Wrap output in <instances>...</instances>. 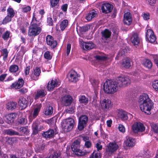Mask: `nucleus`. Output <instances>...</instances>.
Returning <instances> with one entry per match:
<instances>
[{
    "label": "nucleus",
    "mask_w": 158,
    "mask_h": 158,
    "mask_svg": "<svg viewBox=\"0 0 158 158\" xmlns=\"http://www.w3.org/2000/svg\"><path fill=\"white\" fill-rule=\"evenodd\" d=\"M130 79L127 77H119L114 81H106L103 85L105 92L108 94H113L116 92L118 88L129 85Z\"/></svg>",
    "instance_id": "1"
},
{
    "label": "nucleus",
    "mask_w": 158,
    "mask_h": 158,
    "mask_svg": "<svg viewBox=\"0 0 158 158\" xmlns=\"http://www.w3.org/2000/svg\"><path fill=\"white\" fill-rule=\"evenodd\" d=\"M139 103L141 110L145 113L149 114L150 111L153 106V103L149 99L148 95L145 94L140 95L139 97Z\"/></svg>",
    "instance_id": "2"
},
{
    "label": "nucleus",
    "mask_w": 158,
    "mask_h": 158,
    "mask_svg": "<svg viewBox=\"0 0 158 158\" xmlns=\"http://www.w3.org/2000/svg\"><path fill=\"white\" fill-rule=\"evenodd\" d=\"M80 141L79 140H76L74 141L71 145V149L76 155L82 156L86 155L90 152L89 151L80 150Z\"/></svg>",
    "instance_id": "3"
},
{
    "label": "nucleus",
    "mask_w": 158,
    "mask_h": 158,
    "mask_svg": "<svg viewBox=\"0 0 158 158\" xmlns=\"http://www.w3.org/2000/svg\"><path fill=\"white\" fill-rule=\"evenodd\" d=\"M74 121L72 118H68L63 120L61 126L64 131L68 132L71 131L74 124Z\"/></svg>",
    "instance_id": "4"
},
{
    "label": "nucleus",
    "mask_w": 158,
    "mask_h": 158,
    "mask_svg": "<svg viewBox=\"0 0 158 158\" xmlns=\"http://www.w3.org/2000/svg\"><path fill=\"white\" fill-rule=\"evenodd\" d=\"M33 23H34L31 24L29 27L28 34L30 36L36 35L41 32V26H37L34 21Z\"/></svg>",
    "instance_id": "5"
},
{
    "label": "nucleus",
    "mask_w": 158,
    "mask_h": 158,
    "mask_svg": "<svg viewBox=\"0 0 158 158\" xmlns=\"http://www.w3.org/2000/svg\"><path fill=\"white\" fill-rule=\"evenodd\" d=\"M88 117L85 115L81 116L79 118L78 127L80 131L82 130L87 125Z\"/></svg>",
    "instance_id": "6"
},
{
    "label": "nucleus",
    "mask_w": 158,
    "mask_h": 158,
    "mask_svg": "<svg viewBox=\"0 0 158 158\" xmlns=\"http://www.w3.org/2000/svg\"><path fill=\"white\" fill-rule=\"evenodd\" d=\"M132 129L133 132L135 133L142 132L145 130V127L142 123L139 122H135L132 125Z\"/></svg>",
    "instance_id": "7"
},
{
    "label": "nucleus",
    "mask_w": 158,
    "mask_h": 158,
    "mask_svg": "<svg viewBox=\"0 0 158 158\" xmlns=\"http://www.w3.org/2000/svg\"><path fill=\"white\" fill-rule=\"evenodd\" d=\"M118 116L123 121H125L127 120L129 117L130 118H132V116L131 114L123 110L118 111Z\"/></svg>",
    "instance_id": "8"
},
{
    "label": "nucleus",
    "mask_w": 158,
    "mask_h": 158,
    "mask_svg": "<svg viewBox=\"0 0 158 158\" xmlns=\"http://www.w3.org/2000/svg\"><path fill=\"white\" fill-rule=\"evenodd\" d=\"M81 48L85 50H89L93 49L94 47V44L91 41L85 42L82 40L80 41Z\"/></svg>",
    "instance_id": "9"
},
{
    "label": "nucleus",
    "mask_w": 158,
    "mask_h": 158,
    "mask_svg": "<svg viewBox=\"0 0 158 158\" xmlns=\"http://www.w3.org/2000/svg\"><path fill=\"white\" fill-rule=\"evenodd\" d=\"M73 101L72 97L69 95H65L61 99V104L63 106H68L70 105Z\"/></svg>",
    "instance_id": "10"
},
{
    "label": "nucleus",
    "mask_w": 158,
    "mask_h": 158,
    "mask_svg": "<svg viewBox=\"0 0 158 158\" xmlns=\"http://www.w3.org/2000/svg\"><path fill=\"white\" fill-rule=\"evenodd\" d=\"M94 58L99 61H105L108 59L107 56L104 53L99 52H95Z\"/></svg>",
    "instance_id": "11"
},
{
    "label": "nucleus",
    "mask_w": 158,
    "mask_h": 158,
    "mask_svg": "<svg viewBox=\"0 0 158 158\" xmlns=\"http://www.w3.org/2000/svg\"><path fill=\"white\" fill-rule=\"evenodd\" d=\"M113 8V6L110 4L106 3L102 5L101 9L103 13L107 14L111 12Z\"/></svg>",
    "instance_id": "12"
},
{
    "label": "nucleus",
    "mask_w": 158,
    "mask_h": 158,
    "mask_svg": "<svg viewBox=\"0 0 158 158\" xmlns=\"http://www.w3.org/2000/svg\"><path fill=\"white\" fill-rule=\"evenodd\" d=\"M5 121L8 124L13 123L16 118V114L15 113L8 114L5 116Z\"/></svg>",
    "instance_id": "13"
},
{
    "label": "nucleus",
    "mask_w": 158,
    "mask_h": 158,
    "mask_svg": "<svg viewBox=\"0 0 158 158\" xmlns=\"http://www.w3.org/2000/svg\"><path fill=\"white\" fill-rule=\"evenodd\" d=\"M18 104L21 110L26 108L27 105L28 101L23 97L20 98L18 101Z\"/></svg>",
    "instance_id": "14"
},
{
    "label": "nucleus",
    "mask_w": 158,
    "mask_h": 158,
    "mask_svg": "<svg viewBox=\"0 0 158 158\" xmlns=\"http://www.w3.org/2000/svg\"><path fill=\"white\" fill-rule=\"evenodd\" d=\"M78 76L76 72L74 71H72L68 77L69 80L72 82H76L78 80Z\"/></svg>",
    "instance_id": "15"
},
{
    "label": "nucleus",
    "mask_w": 158,
    "mask_h": 158,
    "mask_svg": "<svg viewBox=\"0 0 158 158\" xmlns=\"http://www.w3.org/2000/svg\"><path fill=\"white\" fill-rule=\"evenodd\" d=\"M132 20L131 15L130 13L127 12L124 14L123 22L125 24L127 25L131 24Z\"/></svg>",
    "instance_id": "16"
},
{
    "label": "nucleus",
    "mask_w": 158,
    "mask_h": 158,
    "mask_svg": "<svg viewBox=\"0 0 158 158\" xmlns=\"http://www.w3.org/2000/svg\"><path fill=\"white\" fill-rule=\"evenodd\" d=\"M101 103L102 108L106 110L111 106V101L108 99H104Z\"/></svg>",
    "instance_id": "17"
},
{
    "label": "nucleus",
    "mask_w": 158,
    "mask_h": 158,
    "mask_svg": "<svg viewBox=\"0 0 158 158\" xmlns=\"http://www.w3.org/2000/svg\"><path fill=\"white\" fill-rule=\"evenodd\" d=\"M24 83V81L23 79H19L18 80V82H15L10 85L11 88H15V89H19L22 87Z\"/></svg>",
    "instance_id": "18"
},
{
    "label": "nucleus",
    "mask_w": 158,
    "mask_h": 158,
    "mask_svg": "<svg viewBox=\"0 0 158 158\" xmlns=\"http://www.w3.org/2000/svg\"><path fill=\"white\" fill-rule=\"evenodd\" d=\"M57 81L56 79H52L50 82H49L47 86L48 90L52 91L53 90L54 88L57 86Z\"/></svg>",
    "instance_id": "19"
},
{
    "label": "nucleus",
    "mask_w": 158,
    "mask_h": 158,
    "mask_svg": "<svg viewBox=\"0 0 158 158\" xmlns=\"http://www.w3.org/2000/svg\"><path fill=\"white\" fill-rule=\"evenodd\" d=\"M97 11L94 10H92L89 13L86 15L85 19L88 21H91L97 15Z\"/></svg>",
    "instance_id": "20"
},
{
    "label": "nucleus",
    "mask_w": 158,
    "mask_h": 158,
    "mask_svg": "<svg viewBox=\"0 0 158 158\" xmlns=\"http://www.w3.org/2000/svg\"><path fill=\"white\" fill-rule=\"evenodd\" d=\"M118 148V146L115 143H110L107 146V150L110 152L112 153L115 151Z\"/></svg>",
    "instance_id": "21"
},
{
    "label": "nucleus",
    "mask_w": 158,
    "mask_h": 158,
    "mask_svg": "<svg viewBox=\"0 0 158 158\" xmlns=\"http://www.w3.org/2000/svg\"><path fill=\"white\" fill-rule=\"evenodd\" d=\"M54 132L53 130L49 129L47 131L44 132L42 133V135L46 138H50L53 137Z\"/></svg>",
    "instance_id": "22"
},
{
    "label": "nucleus",
    "mask_w": 158,
    "mask_h": 158,
    "mask_svg": "<svg viewBox=\"0 0 158 158\" xmlns=\"http://www.w3.org/2000/svg\"><path fill=\"white\" fill-rule=\"evenodd\" d=\"M146 36L147 40H156V37L153 31L150 29H148L147 31Z\"/></svg>",
    "instance_id": "23"
},
{
    "label": "nucleus",
    "mask_w": 158,
    "mask_h": 158,
    "mask_svg": "<svg viewBox=\"0 0 158 158\" xmlns=\"http://www.w3.org/2000/svg\"><path fill=\"white\" fill-rule=\"evenodd\" d=\"M41 73V70L40 68H36L34 70V73L31 75V77L33 80H36Z\"/></svg>",
    "instance_id": "24"
},
{
    "label": "nucleus",
    "mask_w": 158,
    "mask_h": 158,
    "mask_svg": "<svg viewBox=\"0 0 158 158\" xmlns=\"http://www.w3.org/2000/svg\"><path fill=\"white\" fill-rule=\"evenodd\" d=\"M90 81L94 87V92L96 94L97 92V90L98 89L99 82L98 79L94 78L91 79Z\"/></svg>",
    "instance_id": "25"
},
{
    "label": "nucleus",
    "mask_w": 158,
    "mask_h": 158,
    "mask_svg": "<svg viewBox=\"0 0 158 158\" xmlns=\"http://www.w3.org/2000/svg\"><path fill=\"white\" fill-rule=\"evenodd\" d=\"M122 65L125 68H128L131 66V60L128 58L124 59L122 63Z\"/></svg>",
    "instance_id": "26"
},
{
    "label": "nucleus",
    "mask_w": 158,
    "mask_h": 158,
    "mask_svg": "<svg viewBox=\"0 0 158 158\" xmlns=\"http://www.w3.org/2000/svg\"><path fill=\"white\" fill-rule=\"evenodd\" d=\"M125 144L128 147L133 146L135 144V140L132 138L128 137L125 141Z\"/></svg>",
    "instance_id": "27"
},
{
    "label": "nucleus",
    "mask_w": 158,
    "mask_h": 158,
    "mask_svg": "<svg viewBox=\"0 0 158 158\" xmlns=\"http://www.w3.org/2000/svg\"><path fill=\"white\" fill-rule=\"evenodd\" d=\"M6 107L8 110H13L16 107L17 103L15 102H10L6 104Z\"/></svg>",
    "instance_id": "28"
},
{
    "label": "nucleus",
    "mask_w": 158,
    "mask_h": 158,
    "mask_svg": "<svg viewBox=\"0 0 158 158\" xmlns=\"http://www.w3.org/2000/svg\"><path fill=\"white\" fill-rule=\"evenodd\" d=\"M19 124L22 125L26 124L27 123V120L25 115L20 117L18 121Z\"/></svg>",
    "instance_id": "29"
},
{
    "label": "nucleus",
    "mask_w": 158,
    "mask_h": 158,
    "mask_svg": "<svg viewBox=\"0 0 158 158\" xmlns=\"http://www.w3.org/2000/svg\"><path fill=\"white\" fill-rule=\"evenodd\" d=\"M46 95L44 90L40 89L38 90L35 96V98L37 99L40 98H42L44 97Z\"/></svg>",
    "instance_id": "30"
},
{
    "label": "nucleus",
    "mask_w": 158,
    "mask_h": 158,
    "mask_svg": "<svg viewBox=\"0 0 158 158\" xmlns=\"http://www.w3.org/2000/svg\"><path fill=\"white\" fill-rule=\"evenodd\" d=\"M1 56H3V59L4 61H6L7 60L8 52L6 48H4L1 51Z\"/></svg>",
    "instance_id": "31"
},
{
    "label": "nucleus",
    "mask_w": 158,
    "mask_h": 158,
    "mask_svg": "<svg viewBox=\"0 0 158 158\" xmlns=\"http://www.w3.org/2000/svg\"><path fill=\"white\" fill-rule=\"evenodd\" d=\"M111 32L107 29H105L102 32V37L105 39L109 38L111 35Z\"/></svg>",
    "instance_id": "32"
},
{
    "label": "nucleus",
    "mask_w": 158,
    "mask_h": 158,
    "mask_svg": "<svg viewBox=\"0 0 158 158\" xmlns=\"http://www.w3.org/2000/svg\"><path fill=\"white\" fill-rule=\"evenodd\" d=\"M129 51L127 47L124 48L123 49L120 50L118 53L119 56H123L126 55L128 52Z\"/></svg>",
    "instance_id": "33"
},
{
    "label": "nucleus",
    "mask_w": 158,
    "mask_h": 158,
    "mask_svg": "<svg viewBox=\"0 0 158 158\" xmlns=\"http://www.w3.org/2000/svg\"><path fill=\"white\" fill-rule=\"evenodd\" d=\"M68 21L67 19H64L61 21L60 23V28L61 30L63 31L68 26Z\"/></svg>",
    "instance_id": "34"
},
{
    "label": "nucleus",
    "mask_w": 158,
    "mask_h": 158,
    "mask_svg": "<svg viewBox=\"0 0 158 158\" xmlns=\"http://www.w3.org/2000/svg\"><path fill=\"white\" fill-rule=\"evenodd\" d=\"M79 101L80 103H83L85 105H86L88 102V99L85 96H81L79 99Z\"/></svg>",
    "instance_id": "35"
},
{
    "label": "nucleus",
    "mask_w": 158,
    "mask_h": 158,
    "mask_svg": "<svg viewBox=\"0 0 158 158\" xmlns=\"http://www.w3.org/2000/svg\"><path fill=\"white\" fill-rule=\"evenodd\" d=\"M101 154L98 151H95L90 155L89 158H100Z\"/></svg>",
    "instance_id": "36"
},
{
    "label": "nucleus",
    "mask_w": 158,
    "mask_h": 158,
    "mask_svg": "<svg viewBox=\"0 0 158 158\" xmlns=\"http://www.w3.org/2000/svg\"><path fill=\"white\" fill-rule=\"evenodd\" d=\"M6 133L7 135H19V134L18 132L11 129L6 130Z\"/></svg>",
    "instance_id": "37"
},
{
    "label": "nucleus",
    "mask_w": 158,
    "mask_h": 158,
    "mask_svg": "<svg viewBox=\"0 0 158 158\" xmlns=\"http://www.w3.org/2000/svg\"><path fill=\"white\" fill-rule=\"evenodd\" d=\"M18 131L22 135L24 134H27L29 132L27 127H21L18 128Z\"/></svg>",
    "instance_id": "38"
},
{
    "label": "nucleus",
    "mask_w": 158,
    "mask_h": 158,
    "mask_svg": "<svg viewBox=\"0 0 158 158\" xmlns=\"http://www.w3.org/2000/svg\"><path fill=\"white\" fill-rule=\"evenodd\" d=\"M47 44L53 48H55L57 44V42L56 40H46Z\"/></svg>",
    "instance_id": "39"
},
{
    "label": "nucleus",
    "mask_w": 158,
    "mask_h": 158,
    "mask_svg": "<svg viewBox=\"0 0 158 158\" xmlns=\"http://www.w3.org/2000/svg\"><path fill=\"white\" fill-rule=\"evenodd\" d=\"M33 130L32 133L34 135H36L38 133L39 131L40 130L38 129V125L36 123H33L32 126Z\"/></svg>",
    "instance_id": "40"
},
{
    "label": "nucleus",
    "mask_w": 158,
    "mask_h": 158,
    "mask_svg": "<svg viewBox=\"0 0 158 158\" xmlns=\"http://www.w3.org/2000/svg\"><path fill=\"white\" fill-rule=\"evenodd\" d=\"M60 156V153L59 151H54L53 153L46 158H58Z\"/></svg>",
    "instance_id": "41"
},
{
    "label": "nucleus",
    "mask_w": 158,
    "mask_h": 158,
    "mask_svg": "<svg viewBox=\"0 0 158 158\" xmlns=\"http://www.w3.org/2000/svg\"><path fill=\"white\" fill-rule=\"evenodd\" d=\"M53 111V107L51 106H49L45 110L44 114L47 115H50L52 114Z\"/></svg>",
    "instance_id": "42"
},
{
    "label": "nucleus",
    "mask_w": 158,
    "mask_h": 158,
    "mask_svg": "<svg viewBox=\"0 0 158 158\" xmlns=\"http://www.w3.org/2000/svg\"><path fill=\"white\" fill-rule=\"evenodd\" d=\"M143 65L146 67L150 69L152 66V63L150 60L146 59L143 63Z\"/></svg>",
    "instance_id": "43"
},
{
    "label": "nucleus",
    "mask_w": 158,
    "mask_h": 158,
    "mask_svg": "<svg viewBox=\"0 0 158 158\" xmlns=\"http://www.w3.org/2000/svg\"><path fill=\"white\" fill-rule=\"evenodd\" d=\"M130 37L131 40H139L141 39L138 34L137 33H132Z\"/></svg>",
    "instance_id": "44"
},
{
    "label": "nucleus",
    "mask_w": 158,
    "mask_h": 158,
    "mask_svg": "<svg viewBox=\"0 0 158 158\" xmlns=\"http://www.w3.org/2000/svg\"><path fill=\"white\" fill-rule=\"evenodd\" d=\"M87 139L86 137L83 138V140L85 141V146L87 148H90L92 145V143L89 140H87Z\"/></svg>",
    "instance_id": "45"
},
{
    "label": "nucleus",
    "mask_w": 158,
    "mask_h": 158,
    "mask_svg": "<svg viewBox=\"0 0 158 158\" xmlns=\"http://www.w3.org/2000/svg\"><path fill=\"white\" fill-rule=\"evenodd\" d=\"M19 67L16 65H11L9 68V71L11 72H16L18 70Z\"/></svg>",
    "instance_id": "46"
},
{
    "label": "nucleus",
    "mask_w": 158,
    "mask_h": 158,
    "mask_svg": "<svg viewBox=\"0 0 158 158\" xmlns=\"http://www.w3.org/2000/svg\"><path fill=\"white\" fill-rule=\"evenodd\" d=\"M7 15L13 18L15 16V12L14 10L11 8H9L7 10Z\"/></svg>",
    "instance_id": "47"
},
{
    "label": "nucleus",
    "mask_w": 158,
    "mask_h": 158,
    "mask_svg": "<svg viewBox=\"0 0 158 158\" xmlns=\"http://www.w3.org/2000/svg\"><path fill=\"white\" fill-rule=\"evenodd\" d=\"M33 21H35V23L36 24L37 26H40L41 22L40 20H37L35 16V15L34 14H33V18L31 24H33V23H34Z\"/></svg>",
    "instance_id": "48"
},
{
    "label": "nucleus",
    "mask_w": 158,
    "mask_h": 158,
    "mask_svg": "<svg viewBox=\"0 0 158 158\" xmlns=\"http://www.w3.org/2000/svg\"><path fill=\"white\" fill-rule=\"evenodd\" d=\"M152 86L155 90L158 92V80H156L153 81Z\"/></svg>",
    "instance_id": "49"
},
{
    "label": "nucleus",
    "mask_w": 158,
    "mask_h": 158,
    "mask_svg": "<svg viewBox=\"0 0 158 158\" xmlns=\"http://www.w3.org/2000/svg\"><path fill=\"white\" fill-rule=\"evenodd\" d=\"M11 36L10 32L8 31H6L3 34L2 37L4 39H8Z\"/></svg>",
    "instance_id": "50"
},
{
    "label": "nucleus",
    "mask_w": 158,
    "mask_h": 158,
    "mask_svg": "<svg viewBox=\"0 0 158 158\" xmlns=\"http://www.w3.org/2000/svg\"><path fill=\"white\" fill-rule=\"evenodd\" d=\"M151 126L154 132L155 133H158V127L157 125L154 123H152Z\"/></svg>",
    "instance_id": "51"
},
{
    "label": "nucleus",
    "mask_w": 158,
    "mask_h": 158,
    "mask_svg": "<svg viewBox=\"0 0 158 158\" xmlns=\"http://www.w3.org/2000/svg\"><path fill=\"white\" fill-rule=\"evenodd\" d=\"M88 29V27L87 26H85L82 27H80L79 30L80 32L83 33L87 31Z\"/></svg>",
    "instance_id": "52"
},
{
    "label": "nucleus",
    "mask_w": 158,
    "mask_h": 158,
    "mask_svg": "<svg viewBox=\"0 0 158 158\" xmlns=\"http://www.w3.org/2000/svg\"><path fill=\"white\" fill-rule=\"evenodd\" d=\"M40 110V107H37L35 109L33 114V117L34 118H35L38 115Z\"/></svg>",
    "instance_id": "53"
},
{
    "label": "nucleus",
    "mask_w": 158,
    "mask_h": 158,
    "mask_svg": "<svg viewBox=\"0 0 158 158\" xmlns=\"http://www.w3.org/2000/svg\"><path fill=\"white\" fill-rule=\"evenodd\" d=\"M12 18V17H10V16L7 15V16L3 19L2 23L3 24H5L9 22L11 20Z\"/></svg>",
    "instance_id": "54"
},
{
    "label": "nucleus",
    "mask_w": 158,
    "mask_h": 158,
    "mask_svg": "<svg viewBox=\"0 0 158 158\" xmlns=\"http://www.w3.org/2000/svg\"><path fill=\"white\" fill-rule=\"evenodd\" d=\"M44 58L48 60H50L52 57V56L50 55V52L48 51L46 52L44 55Z\"/></svg>",
    "instance_id": "55"
},
{
    "label": "nucleus",
    "mask_w": 158,
    "mask_h": 158,
    "mask_svg": "<svg viewBox=\"0 0 158 158\" xmlns=\"http://www.w3.org/2000/svg\"><path fill=\"white\" fill-rule=\"evenodd\" d=\"M31 10V7L29 6L23 7L22 8V11L23 13H26L30 11Z\"/></svg>",
    "instance_id": "56"
},
{
    "label": "nucleus",
    "mask_w": 158,
    "mask_h": 158,
    "mask_svg": "<svg viewBox=\"0 0 158 158\" xmlns=\"http://www.w3.org/2000/svg\"><path fill=\"white\" fill-rule=\"evenodd\" d=\"M59 0H50L51 6L53 7L56 6L58 3Z\"/></svg>",
    "instance_id": "57"
},
{
    "label": "nucleus",
    "mask_w": 158,
    "mask_h": 158,
    "mask_svg": "<svg viewBox=\"0 0 158 158\" xmlns=\"http://www.w3.org/2000/svg\"><path fill=\"white\" fill-rule=\"evenodd\" d=\"M118 129L121 132L124 133L125 132V129L123 125L121 124L118 125Z\"/></svg>",
    "instance_id": "58"
},
{
    "label": "nucleus",
    "mask_w": 158,
    "mask_h": 158,
    "mask_svg": "<svg viewBox=\"0 0 158 158\" xmlns=\"http://www.w3.org/2000/svg\"><path fill=\"white\" fill-rule=\"evenodd\" d=\"M150 56L152 58L153 62L156 63L158 60V56L157 55L151 54Z\"/></svg>",
    "instance_id": "59"
},
{
    "label": "nucleus",
    "mask_w": 158,
    "mask_h": 158,
    "mask_svg": "<svg viewBox=\"0 0 158 158\" xmlns=\"http://www.w3.org/2000/svg\"><path fill=\"white\" fill-rule=\"evenodd\" d=\"M71 48V44H68L66 47V53L67 56H68L70 52Z\"/></svg>",
    "instance_id": "60"
},
{
    "label": "nucleus",
    "mask_w": 158,
    "mask_h": 158,
    "mask_svg": "<svg viewBox=\"0 0 158 158\" xmlns=\"http://www.w3.org/2000/svg\"><path fill=\"white\" fill-rule=\"evenodd\" d=\"M47 23L49 26H52L53 25V20L51 17H48L47 18Z\"/></svg>",
    "instance_id": "61"
},
{
    "label": "nucleus",
    "mask_w": 158,
    "mask_h": 158,
    "mask_svg": "<svg viewBox=\"0 0 158 158\" xmlns=\"http://www.w3.org/2000/svg\"><path fill=\"white\" fill-rule=\"evenodd\" d=\"M131 42L133 45L137 47L138 46L139 43V40H131Z\"/></svg>",
    "instance_id": "62"
},
{
    "label": "nucleus",
    "mask_w": 158,
    "mask_h": 158,
    "mask_svg": "<svg viewBox=\"0 0 158 158\" xmlns=\"http://www.w3.org/2000/svg\"><path fill=\"white\" fill-rule=\"evenodd\" d=\"M26 51V49L24 47L22 46L21 47L20 51L19 52V53L22 56H23Z\"/></svg>",
    "instance_id": "63"
},
{
    "label": "nucleus",
    "mask_w": 158,
    "mask_h": 158,
    "mask_svg": "<svg viewBox=\"0 0 158 158\" xmlns=\"http://www.w3.org/2000/svg\"><path fill=\"white\" fill-rule=\"evenodd\" d=\"M7 75V74H3L0 76V81L3 82Z\"/></svg>",
    "instance_id": "64"
}]
</instances>
